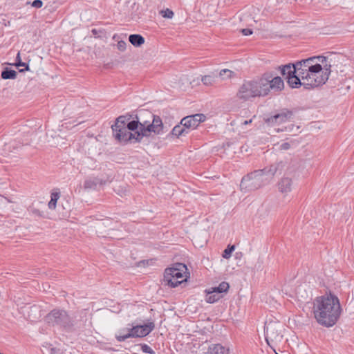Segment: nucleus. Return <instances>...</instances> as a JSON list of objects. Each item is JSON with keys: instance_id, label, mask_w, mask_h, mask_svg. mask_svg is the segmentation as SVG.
<instances>
[{"instance_id": "obj_3", "label": "nucleus", "mask_w": 354, "mask_h": 354, "mask_svg": "<svg viewBox=\"0 0 354 354\" xmlns=\"http://www.w3.org/2000/svg\"><path fill=\"white\" fill-rule=\"evenodd\" d=\"M263 82L261 77L245 81L237 92V97L239 100L247 101L253 97L265 96L264 87L266 86Z\"/></svg>"}, {"instance_id": "obj_42", "label": "nucleus", "mask_w": 354, "mask_h": 354, "mask_svg": "<svg viewBox=\"0 0 354 354\" xmlns=\"http://www.w3.org/2000/svg\"><path fill=\"white\" fill-rule=\"evenodd\" d=\"M127 333V329H123L121 331H120L118 335H120V334L126 335Z\"/></svg>"}, {"instance_id": "obj_31", "label": "nucleus", "mask_w": 354, "mask_h": 354, "mask_svg": "<svg viewBox=\"0 0 354 354\" xmlns=\"http://www.w3.org/2000/svg\"><path fill=\"white\" fill-rule=\"evenodd\" d=\"M234 245H228L223 252L222 257L224 259H229L231 256L232 252L234 250Z\"/></svg>"}, {"instance_id": "obj_4", "label": "nucleus", "mask_w": 354, "mask_h": 354, "mask_svg": "<svg viewBox=\"0 0 354 354\" xmlns=\"http://www.w3.org/2000/svg\"><path fill=\"white\" fill-rule=\"evenodd\" d=\"M266 177L259 169L254 170L244 176L240 183V190L243 193H248L257 190L268 185Z\"/></svg>"}, {"instance_id": "obj_8", "label": "nucleus", "mask_w": 354, "mask_h": 354, "mask_svg": "<svg viewBox=\"0 0 354 354\" xmlns=\"http://www.w3.org/2000/svg\"><path fill=\"white\" fill-rule=\"evenodd\" d=\"M130 117L120 115L111 126L115 138L120 142H127L131 139L136 140L135 134L130 132L126 127V122L130 120Z\"/></svg>"}, {"instance_id": "obj_13", "label": "nucleus", "mask_w": 354, "mask_h": 354, "mask_svg": "<svg viewBox=\"0 0 354 354\" xmlns=\"http://www.w3.org/2000/svg\"><path fill=\"white\" fill-rule=\"evenodd\" d=\"M292 117V112L288 109H283L279 113L275 114L265 120V122L270 126L275 124H281L288 121Z\"/></svg>"}, {"instance_id": "obj_5", "label": "nucleus", "mask_w": 354, "mask_h": 354, "mask_svg": "<svg viewBox=\"0 0 354 354\" xmlns=\"http://www.w3.org/2000/svg\"><path fill=\"white\" fill-rule=\"evenodd\" d=\"M325 64H329L326 57L314 56L297 62L296 68L298 70V75L304 79L310 73L317 72V69L324 66Z\"/></svg>"}, {"instance_id": "obj_29", "label": "nucleus", "mask_w": 354, "mask_h": 354, "mask_svg": "<svg viewBox=\"0 0 354 354\" xmlns=\"http://www.w3.org/2000/svg\"><path fill=\"white\" fill-rule=\"evenodd\" d=\"M97 186V182L94 179H87L85 180L84 184V189H95Z\"/></svg>"}, {"instance_id": "obj_15", "label": "nucleus", "mask_w": 354, "mask_h": 354, "mask_svg": "<svg viewBox=\"0 0 354 354\" xmlns=\"http://www.w3.org/2000/svg\"><path fill=\"white\" fill-rule=\"evenodd\" d=\"M310 290L306 283L300 284L295 290V294L299 300L306 301L310 297Z\"/></svg>"}, {"instance_id": "obj_16", "label": "nucleus", "mask_w": 354, "mask_h": 354, "mask_svg": "<svg viewBox=\"0 0 354 354\" xmlns=\"http://www.w3.org/2000/svg\"><path fill=\"white\" fill-rule=\"evenodd\" d=\"M292 180L288 177L281 178L278 183L277 187L279 191L282 194H287L292 190Z\"/></svg>"}, {"instance_id": "obj_18", "label": "nucleus", "mask_w": 354, "mask_h": 354, "mask_svg": "<svg viewBox=\"0 0 354 354\" xmlns=\"http://www.w3.org/2000/svg\"><path fill=\"white\" fill-rule=\"evenodd\" d=\"M286 79L288 80V84L291 88H298L299 86L303 85V80L298 74L287 76Z\"/></svg>"}, {"instance_id": "obj_36", "label": "nucleus", "mask_w": 354, "mask_h": 354, "mask_svg": "<svg viewBox=\"0 0 354 354\" xmlns=\"http://www.w3.org/2000/svg\"><path fill=\"white\" fill-rule=\"evenodd\" d=\"M43 6V2L41 0H35L32 3V6L34 8H39Z\"/></svg>"}, {"instance_id": "obj_11", "label": "nucleus", "mask_w": 354, "mask_h": 354, "mask_svg": "<svg viewBox=\"0 0 354 354\" xmlns=\"http://www.w3.org/2000/svg\"><path fill=\"white\" fill-rule=\"evenodd\" d=\"M281 328V324L277 322L270 321L265 323V339L268 345L270 346L271 342L280 340L282 337Z\"/></svg>"}, {"instance_id": "obj_41", "label": "nucleus", "mask_w": 354, "mask_h": 354, "mask_svg": "<svg viewBox=\"0 0 354 354\" xmlns=\"http://www.w3.org/2000/svg\"><path fill=\"white\" fill-rule=\"evenodd\" d=\"M51 354H63L62 352L59 351V349L53 348L50 350Z\"/></svg>"}, {"instance_id": "obj_34", "label": "nucleus", "mask_w": 354, "mask_h": 354, "mask_svg": "<svg viewBox=\"0 0 354 354\" xmlns=\"http://www.w3.org/2000/svg\"><path fill=\"white\" fill-rule=\"evenodd\" d=\"M17 60L18 61V62L16 63V66H26V68L25 70L26 71H28L29 70V67H28V65L26 64V63L24 62H21V60H20V54L19 53H17Z\"/></svg>"}, {"instance_id": "obj_25", "label": "nucleus", "mask_w": 354, "mask_h": 354, "mask_svg": "<svg viewBox=\"0 0 354 354\" xmlns=\"http://www.w3.org/2000/svg\"><path fill=\"white\" fill-rule=\"evenodd\" d=\"M221 297V296L219 295L218 294H217L216 292H212V289L210 288L207 292L205 300L207 303L213 304V303L217 301Z\"/></svg>"}, {"instance_id": "obj_24", "label": "nucleus", "mask_w": 354, "mask_h": 354, "mask_svg": "<svg viewBox=\"0 0 354 354\" xmlns=\"http://www.w3.org/2000/svg\"><path fill=\"white\" fill-rule=\"evenodd\" d=\"M17 72L12 69L5 68V69L1 72V78L3 80H14L17 77Z\"/></svg>"}, {"instance_id": "obj_47", "label": "nucleus", "mask_w": 354, "mask_h": 354, "mask_svg": "<svg viewBox=\"0 0 354 354\" xmlns=\"http://www.w3.org/2000/svg\"><path fill=\"white\" fill-rule=\"evenodd\" d=\"M118 36L117 35H113V39H116V38H118Z\"/></svg>"}, {"instance_id": "obj_6", "label": "nucleus", "mask_w": 354, "mask_h": 354, "mask_svg": "<svg viewBox=\"0 0 354 354\" xmlns=\"http://www.w3.org/2000/svg\"><path fill=\"white\" fill-rule=\"evenodd\" d=\"M187 268L181 263H176L173 267L167 268L165 271L164 281L170 287L175 288L184 281H186Z\"/></svg>"}, {"instance_id": "obj_35", "label": "nucleus", "mask_w": 354, "mask_h": 354, "mask_svg": "<svg viewBox=\"0 0 354 354\" xmlns=\"http://www.w3.org/2000/svg\"><path fill=\"white\" fill-rule=\"evenodd\" d=\"M141 349H142V352L146 353H149V354L154 353L152 348L150 346H149L147 344H142L141 346Z\"/></svg>"}, {"instance_id": "obj_33", "label": "nucleus", "mask_w": 354, "mask_h": 354, "mask_svg": "<svg viewBox=\"0 0 354 354\" xmlns=\"http://www.w3.org/2000/svg\"><path fill=\"white\" fill-rule=\"evenodd\" d=\"M126 48H127V43L124 41L120 40V41H118L117 48L120 51H122V52L126 50Z\"/></svg>"}, {"instance_id": "obj_19", "label": "nucleus", "mask_w": 354, "mask_h": 354, "mask_svg": "<svg viewBox=\"0 0 354 354\" xmlns=\"http://www.w3.org/2000/svg\"><path fill=\"white\" fill-rule=\"evenodd\" d=\"M296 62L295 64H289L283 66L281 69V73L283 76H290L291 75L298 74V70L296 68Z\"/></svg>"}, {"instance_id": "obj_9", "label": "nucleus", "mask_w": 354, "mask_h": 354, "mask_svg": "<svg viewBox=\"0 0 354 354\" xmlns=\"http://www.w3.org/2000/svg\"><path fill=\"white\" fill-rule=\"evenodd\" d=\"M154 328V323L150 322L143 325H137L132 326L131 328H127L126 335H116L115 337L120 342H124L130 337H143L149 335Z\"/></svg>"}, {"instance_id": "obj_12", "label": "nucleus", "mask_w": 354, "mask_h": 354, "mask_svg": "<svg viewBox=\"0 0 354 354\" xmlns=\"http://www.w3.org/2000/svg\"><path fill=\"white\" fill-rule=\"evenodd\" d=\"M261 80L265 84L264 93L265 96L268 95L270 91H280L283 88V81L280 77H272L268 75H264L261 77Z\"/></svg>"}, {"instance_id": "obj_21", "label": "nucleus", "mask_w": 354, "mask_h": 354, "mask_svg": "<svg viewBox=\"0 0 354 354\" xmlns=\"http://www.w3.org/2000/svg\"><path fill=\"white\" fill-rule=\"evenodd\" d=\"M129 42L136 47H139L145 43V38L138 34H133L129 37Z\"/></svg>"}, {"instance_id": "obj_10", "label": "nucleus", "mask_w": 354, "mask_h": 354, "mask_svg": "<svg viewBox=\"0 0 354 354\" xmlns=\"http://www.w3.org/2000/svg\"><path fill=\"white\" fill-rule=\"evenodd\" d=\"M45 321L51 326H58L64 328L73 326L72 320L68 313L64 310L54 309L46 317Z\"/></svg>"}, {"instance_id": "obj_14", "label": "nucleus", "mask_w": 354, "mask_h": 354, "mask_svg": "<svg viewBox=\"0 0 354 354\" xmlns=\"http://www.w3.org/2000/svg\"><path fill=\"white\" fill-rule=\"evenodd\" d=\"M283 166V162H279L272 164L270 166L259 170L262 171L264 178L266 177V180H268V183H269L273 178L274 176L276 174L277 171L281 169Z\"/></svg>"}, {"instance_id": "obj_49", "label": "nucleus", "mask_w": 354, "mask_h": 354, "mask_svg": "<svg viewBox=\"0 0 354 354\" xmlns=\"http://www.w3.org/2000/svg\"><path fill=\"white\" fill-rule=\"evenodd\" d=\"M275 354H278L277 353H276Z\"/></svg>"}, {"instance_id": "obj_7", "label": "nucleus", "mask_w": 354, "mask_h": 354, "mask_svg": "<svg viewBox=\"0 0 354 354\" xmlns=\"http://www.w3.org/2000/svg\"><path fill=\"white\" fill-rule=\"evenodd\" d=\"M331 64H325L324 66L317 69V72H313L303 80V86L307 89L313 88L324 84L328 80L330 74Z\"/></svg>"}, {"instance_id": "obj_17", "label": "nucleus", "mask_w": 354, "mask_h": 354, "mask_svg": "<svg viewBox=\"0 0 354 354\" xmlns=\"http://www.w3.org/2000/svg\"><path fill=\"white\" fill-rule=\"evenodd\" d=\"M201 354H229V348L221 344H213L209 346L207 351Z\"/></svg>"}, {"instance_id": "obj_38", "label": "nucleus", "mask_w": 354, "mask_h": 354, "mask_svg": "<svg viewBox=\"0 0 354 354\" xmlns=\"http://www.w3.org/2000/svg\"><path fill=\"white\" fill-rule=\"evenodd\" d=\"M241 32L245 35V36H248V35H250L252 34V31L251 29H249V28H244V29H242L241 30Z\"/></svg>"}, {"instance_id": "obj_28", "label": "nucleus", "mask_w": 354, "mask_h": 354, "mask_svg": "<svg viewBox=\"0 0 354 354\" xmlns=\"http://www.w3.org/2000/svg\"><path fill=\"white\" fill-rule=\"evenodd\" d=\"M51 198L50 201L48 203V207L51 209H54L56 207V204L57 202V200L59 198V195L58 193H53L51 194Z\"/></svg>"}, {"instance_id": "obj_1", "label": "nucleus", "mask_w": 354, "mask_h": 354, "mask_svg": "<svg viewBox=\"0 0 354 354\" xmlns=\"http://www.w3.org/2000/svg\"><path fill=\"white\" fill-rule=\"evenodd\" d=\"M313 313L319 324L326 327L334 326L342 313L338 298L332 295L317 297L314 301Z\"/></svg>"}, {"instance_id": "obj_27", "label": "nucleus", "mask_w": 354, "mask_h": 354, "mask_svg": "<svg viewBox=\"0 0 354 354\" xmlns=\"http://www.w3.org/2000/svg\"><path fill=\"white\" fill-rule=\"evenodd\" d=\"M218 75L222 80H229L235 75V73L229 69H223L220 71Z\"/></svg>"}, {"instance_id": "obj_44", "label": "nucleus", "mask_w": 354, "mask_h": 354, "mask_svg": "<svg viewBox=\"0 0 354 354\" xmlns=\"http://www.w3.org/2000/svg\"><path fill=\"white\" fill-rule=\"evenodd\" d=\"M30 308L32 310H38V308L36 306H32Z\"/></svg>"}, {"instance_id": "obj_48", "label": "nucleus", "mask_w": 354, "mask_h": 354, "mask_svg": "<svg viewBox=\"0 0 354 354\" xmlns=\"http://www.w3.org/2000/svg\"><path fill=\"white\" fill-rule=\"evenodd\" d=\"M24 71V69H21L19 71L23 72Z\"/></svg>"}, {"instance_id": "obj_43", "label": "nucleus", "mask_w": 354, "mask_h": 354, "mask_svg": "<svg viewBox=\"0 0 354 354\" xmlns=\"http://www.w3.org/2000/svg\"><path fill=\"white\" fill-rule=\"evenodd\" d=\"M252 120H245L243 122V125H246V124H250L252 122Z\"/></svg>"}, {"instance_id": "obj_32", "label": "nucleus", "mask_w": 354, "mask_h": 354, "mask_svg": "<svg viewBox=\"0 0 354 354\" xmlns=\"http://www.w3.org/2000/svg\"><path fill=\"white\" fill-rule=\"evenodd\" d=\"M160 13L164 18L171 19L174 17V12L169 8L161 10Z\"/></svg>"}, {"instance_id": "obj_37", "label": "nucleus", "mask_w": 354, "mask_h": 354, "mask_svg": "<svg viewBox=\"0 0 354 354\" xmlns=\"http://www.w3.org/2000/svg\"><path fill=\"white\" fill-rule=\"evenodd\" d=\"M290 142H284L279 146V149L280 150H288L290 148Z\"/></svg>"}, {"instance_id": "obj_26", "label": "nucleus", "mask_w": 354, "mask_h": 354, "mask_svg": "<svg viewBox=\"0 0 354 354\" xmlns=\"http://www.w3.org/2000/svg\"><path fill=\"white\" fill-rule=\"evenodd\" d=\"M171 133L174 136L179 137L180 136L188 133V131L186 130L184 126L180 124L175 126L172 129Z\"/></svg>"}, {"instance_id": "obj_23", "label": "nucleus", "mask_w": 354, "mask_h": 354, "mask_svg": "<svg viewBox=\"0 0 354 354\" xmlns=\"http://www.w3.org/2000/svg\"><path fill=\"white\" fill-rule=\"evenodd\" d=\"M230 288V286L228 283L225 281L221 282L218 286L211 288L212 292H216L217 294H221L223 292H227L228 289Z\"/></svg>"}, {"instance_id": "obj_39", "label": "nucleus", "mask_w": 354, "mask_h": 354, "mask_svg": "<svg viewBox=\"0 0 354 354\" xmlns=\"http://www.w3.org/2000/svg\"><path fill=\"white\" fill-rule=\"evenodd\" d=\"M112 221L110 219H106L102 222V225H104V227H109Z\"/></svg>"}, {"instance_id": "obj_30", "label": "nucleus", "mask_w": 354, "mask_h": 354, "mask_svg": "<svg viewBox=\"0 0 354 354\" xmlns=\"http://www.w3.org/2000/svg\"><path fill=\"white\" fill-rule=\"evenodd\" d=\"M189 116L196 122V127L201 122H203L205 120V116L203 114H195Z\"/></svg>"}, {"instance_id": "obj_46", "label": "nucleus", "mask_w": 354, "mask_h": 354, "mask_svg": "<svg viewBox=\"0 0 354 354\" xmlns=\"http://www.w3.org/2000/svg\"><path fill=\"white\" fill-rule=\"evenodd\" d=\"M32 212H33L34 214H37L39 212V211H38V210H37V209H35V210H33V211H32Z\"/></svg>"}, {"instance_id": "obj_20", "label": "nucleus", "mask_w": 354, "mask_h": 354, "mask_svg": "<svg viewBox=\"0 0 354 354\" xmlns=\"http://www.w3.org/2000/svg\"><path fill=\"white\" fill-rule=\"evenodd\" d=\"M216 77L217 74L215 72H212L208 75L202 76L201 82L205 86H213L216 82Z\"/></svg>"}, {"instance_id": "obj_45", "label": "nucleus", "mask_w": 354, "mask_h": 354, "mask_svg": "<svg viewBox=\"0 0 354 354\" xmlns=\"http://www.w3.org/2000/svg\"><path fill=\"white\" fill-rule=\"evenodd\" d=\"M142 119H143L144 120H149V118H147L146 115H144V116L142 115Z\"/></svg>"}, {"instance_id": "obj_40", "label": "nucleus", "mask_w": 354, "mask_h": 354, "mask_svg": "<svg viewBox=\"0 0 354 354\" xmlns=\"http://www.w3.org/2000/svg\"><path fill=\"white\" fill-rule=\"evenodd\" d=\"M6 203V198L0 196V208L4 206Z\"/></svg>"}, {"instance_id": "obj_2", "label": "nucleus", "mask_w": 354, "mask_h": 354, "mask_svg": "<svg viewBox=\"0 0 354 354\" xmlns=\"http://www.w3.org/2000/svg\"><path fill=\"white\" fill-rule=\"evenodd\" d=\"M129 131H135L136 140L140 142L143 137H148L153 132L160 134L162 132V122L159 116H156L148 111H140L136 120L126 122Z\"/></svg>"}, {"instance_id": "obj_22", "label": "nucleus", "mask_w": 354, "mask_h": 354, "mask_svg": "<svg viewBox=\"0 0 354 354\" xmlns=\"http://www.w3.org/2000/svg\"><path fill=\"white\" fill-rule=\"evenodd\" d=\"M180 124L184 126L188 131L189 129H194L196 128V122L189 115L183 118Z\"/></svg>"}]
</instances>
